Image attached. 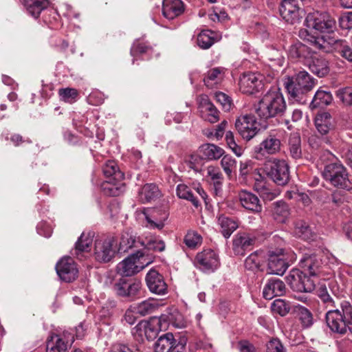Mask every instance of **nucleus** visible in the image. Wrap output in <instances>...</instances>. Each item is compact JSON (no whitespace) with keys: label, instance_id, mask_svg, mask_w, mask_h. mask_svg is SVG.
Listing matches in <instances>:
<instances>
[{"label":"nucleus","instance_id":"obj_7","mask_svg":"<svg viewBox=\"0 0 352 352\" xmlns=\"http://www.w3.org/2000/svg\"><path fill=\"white\" fill-rule=\"evenodd\" d=\"M274 242L279 245V248L274 250L271 248L268 250V271L270 274L283 275L289 267L287 257L285 254V249L282 247L284 243L283 239L278 236L273 237Z\"/></svg>","mask_w":352,"mask_h":352},{"label":"nucleus","instance_id":"obj_47","mask_svg":"<svg viewBox=\"0 0 352 352\" xmlns=\"http://www.w3.org/2000/svg\"><path fill=\"white\" fill-rule=\"evenodd\" d=\"M176 192L180 199L190 201L196 208L200 205L197 198L194 196L190 188L186 185L183 184L177 185Z\"/></svg>","mask_w":352,"mask_h":352},{"label":"nucleus","instance_id":"obj_63","mask_svg":"<svg viewBox=\"0 0 352 352\" xmlns=\"http://www.w3.org/2000/svg\"><path fill=\"white\" fill-rule=\"evenodd\" d=\"M157 321H147V327L144 334V337L147 340H153L157 337L158 333V329L156 327L158 325Z\"/></svg>","mask_w":352,"mask_h":352},{"label":"nucleus","instance_id":"obj_51","mask_svg":"<svg viewBox=\"0 0 352 352\" xmlns=\"http://www.w3.org/2000/svg\"><path fill=\"white\" fill-rule=\"evenodd\" d=\"M336 95L344 105L346 107L352 106V87L338 89Z\"/></svg>","mask_w":352,"mask_h":352},{"label":"nucleus","instance_id":"obj_36","mask_svg":"<svg viewBox=\"0 0 352 352\" xmlns=\"http://www.w3.org/2000/svg\"><path fill=\"white\" fill-rule=\"evenodd\" d=\"M94 234L92 232H82L75 244V248L72 252L73 256L79 257L81 253L89 252L93 242Z\"/></svg>","mask_w":352,"mask_h":352},{"label":"nucleus","instance_id":"obj_64","mask_svg":"<svg viewBox=\"0 0 352 352\" xmlns=\"http://www.w3.org/2000/svg\"><path fill=\"white\" fill-rule=\"evenodd\" d=\"M266 352H285V350L280 340L272 338L266 344Z\"/></svg>","mask_w":352,"mask_h":352},{"label":"nucleus","instance_id":"obj_5","mask_svg":"<svg viewBox=\"0 0 352 352\" xmlns=\"http://www.w3.org/2000/svg\"><path fill=\"white\" fill-rule=\"evenodd\" d=\"M265 174L278 186H285L289 181V166L286 161L274 158L263 166Z\"/></svg>","mask_w":352,"mask_h":352},{"label":"nucleus","instance_id":"obj_61","mask_svg":"<svg viewBox=\"0 0 352 352\" xmlns=\"http://www.w3.org/2000/svg\"><path fill=\"white\" fill-rule=\"evenodd\" d=\"M151 47L144 43L135 42L131 48V55L133 57L148 52Z\"/></svg>","mask_w":352,"mask_h":352},{"label":"nucleus","instance_id":"obj_24","mask_svg":"<svg viewBox=\"0 0 352 352\" xmlns=\"http://www.w3.org/2000/svg\"><path fill=\"white\" fill-rule=\"evenodd\" d=\"M286 292V287L283 280L272 278L267 280L263 289V296L271 300L275 296H281Z\"/></svg>","mask_w":352,"mask_h":352},{"label":"nucleus","instance_id":"obj_19","mask_svg":"<svg viewBox=\"0 0 352 352\" xmlns=\"http://www.w3.org/2000/svg\"><path fill=\"white\" fill-rule=\"evenodd\" d=\"M240 90L246 94H253L262 88V76L260 74L244 73L239 80Z\"/></svg>","mask_w":352,"mask_h":352},{"label":"nucleus","instance_id":"obj_38","mask_svg":"<svg viewBox=\"0 0 352 352\" xmlns=\"http://www.w3.org/2000/svg\"><path fill=\"white\" fill-rule=\"evenodd\" d=\"M202 157L208 160L219 159L224 154V150L213 144H204L199 147Z\"/></svg>","mask_w":352,"mask_h":352},{"label":"nucleus","instance_id":"obj_1","mask_svg":"<svg viewBox=\"0 0 352 352\" xmlns=\"http://www.w3.org/2000/svg\"><path fill=\"white\" fill-rule=\"evenodd\" d=\"M317 80L307 72L300 71L285 79L284 85L289 98L300 104L307 102V94L316 84Z\"/></svg>","mask_w":352,"mask_h":352},{"label":"nucleus","instance_id":"obj_4","mask_svg":"<svg viewBox=\"0 0 352 352\" xmlns=\"http://www.w3.org/2000/svg\"><path fill=\"white\" fill-rule=\"evenodd\" d=\"M341 308L342 311L335 309L326 313L327 324L333 333L344 335L349 330L352 334V306L350 302L344 301Z\"/></svg>","mask_w":352,"mask_h":352},{"label":"nucleus","instance_id":"obj_62","mask_svg":"<svg viewBox=\"0 0 352 352\" xmlns=\"http://www.w3.org/2000/svg\"><path fill=\"white\" fill-rule=\"evenodd\" d=\"M317 295L318 298L327 305V307H333L334 301L328 293L327 289L325 286H320L317 290Z\"/></svg>","mask_w":352,"mask_h":352},{"label":"nucleus","instance_id":"obj_10","mask_svg":"<svg viewBox=\"0 0 352 352\" xmlns=\"http://www.w3.org/2000/svg\"><path fill=\"white\" fill-rule=\"evenodd\" d=\"M305 23L309 28L321 32L333 33L336 28V21L327 12H314L307 14Z\"/></svg>","mask_w":352,"mask_h":352},{"label":"nucleus","instance_id":"obj_23","mask_svg":"<svg viewBox=\"0 0 352 352\" xmlns=\"http://www.w3.org/2000/svg\"><path fill=\"white\" fill-rule=\"evenodd\" d=\"M315 126L318 133H320L322 138V141L328 144L330 142L329 138V133L333 131V120L331 116L328 112H322L317 114L315 118Z\"/></svg>","mask_w":352,"mask_h":352},{"label":"nucleus","instance_id":"obj_35","mask_svg":"<svg viewBox=\"0 0 352 352\" xmlns=\"http://www.w3.org/2000/svg\"><path fill=\"white\" fill-rule=\"evenodd\" d=\"M225 71L223 67H214L208 70L204 78L205 85L212 89L219 85L224 77Z\"/></svg>","mask_w":352,"mask_h":352},{"label":"nucleus","instance_id":"obj_54","mask_svg":"<svg viewBox=\"0 0 352 352\" xmlns=\"http://www.w3.org/2000/svg\"><path fill=\"white\" fill-rule=\"evenodd\" d=\"M222 157L221 160V166L226 174L230 177L233 170L236 168V161L229 155H223Z\"/></svg>","mask_w":352,"mask_h":352},{"label":"nucleus","instance_id":"obj_13","mask_svg":"<svg viewBox=\"0 0 352 352\" xmlns=\"http://www.w3.org/2000/svg\"><path fill=\"white\" fill-rule=\"evenodd\" d=\"M332 34L328 33L320 37L309 36L307 41L316 50L325 53L331 52L333 50L337 51L344 41Z\"/></svg>","mask_w":352,"mask_h":352},{"label":"nucleus","instance_id":"obj_30","mask_svg":"<svg viewBox=\"0 0 352 352\" xmlns=\"http://www.w3.org/2000/svg\"><path fill=\"white\" fill-rule=\"evenodd\" d=\"M162 320L168 321L169 324L177 328L186 327V322L182 314L176 308H170L166 314H162L157 323L159 324Z\"/></svg>","mask_w":352,"mask_h":352},{"label":"nucleus","instance_id":"obj_53","mask_svg":"<svg viewBox=\"0 0 352 352\" xmlns=\"http://www.w3.org/2000/svg\"><path fill=\"white\" fill-rule=\"evenodd\" d=\"M145 248L148 250L162 252L165 250L166 244L160 237H153L146 241Z\"/></svg>","mask_w":352,"mask_h":352},{"label":"nucleus","instance_id":"obj_32","mask_svg":"<svg viewBox=\"0 0 352 352\" xmlns=\"http://www.w3.org/2000/svg\"><path fill=\"white\" fill-rule=\"evenodd\" d=\"M160 197V191L154 184H146L138 191V199L142 204L155 201Z\"/></svg>","mask_w":352,"mask_h":352},{"label":"nucleus","instance_id":"obj_39","mask_svg":"<svg viewBox=\"0 0 352 352\" xmlns=\"http://www.w3.org/2000/svg\"><path fill=\"white\" fill-rule=\"evenodd\" d=\"M135 236L129 230H124L120 237L119 246L118 248V254L127 252L130 249L135 245Z\"/></svg>","mask_w":352,"mask_h":352},{"label":"nucleus","instance_id":"obj_15","mask_svg":"<svg viewBox=\"0 0 352 352\" xmlns=\"http://www.w3.org/2000/svg\"><path fill=\"white\" fill-rule=\"evenodd\" d=\"M298 0H281L279 12L282 18L287 23L294 24L299 21L302 12Z\"/></svg>","mask_w":352,"mask_h":352},{"label":"nucleus","instance_id":"obj_26","mask_svg":"<svg viewBox=\"0 0 352 352\" xmlns=\"http://www.w3.org/2000/svg\"><path fill=\"white\" fill-rule=\"evenodd\" d=\"M239 200L242 206L246 210L254 213H259L262 211V205L260 199L254 194L246 190L239 193Z\"/></svg>","mask_w":352,"mask_h":352},{"label":"nucleus","instance_id":"obj_6","mask_svg":"<svg viewBox=\"0 0 352 352\" xmlns=\"http://www.w3.org/2000/svg\"><path fill=\"white\" fill-rule=\"evenodd\" d=\"M115 294L127 301H133L142 294V284L140 280L122 277L113 285Z\"/></svg>","mask_w":352,"mask_h":352},{"label":"nucleus","instance_id":"obj_3","mask_svg":"<svg viewBox=\"0 0 352 352\" xmlns=\"http://www.w3.org/2000/svg\"><path fill=\"white\" fill-rule=\"evenodd\" d=\"M332 158L324 164L322 173L324 179L333 187L346 191L352 188V184L349 178V173L344 165L332 155Z\"/></svg>","mask_w":352,"mask_h":352},{"label":"nucleus","instance_id":"obj_11","mask_svg":"<svg viewBox=\"0 0 352 352\" xmlns=\"http://www.w3.org/2000/svg\"><path fill=\"white\" fill-rule=\"evenodd\" d=\"M291 289L297 292H311L316 287L314 280L299 269H293L286 276Z\"/></svg>","mask_w":352,"mask_h":352},{"label":"nucleus","instance_id":"obj_29","mask_svg":"<svg viewBox=\"0 0 352 352\" xmlns=\"http://www.w3.org/2000/svg\"><path fill=\"white\" fill-rule=\"evenodd\" d=\"M184 10V3L181 0L163 1L162 13L169 20L179 16L183 13Z\"/></svg>","mask_w":352,"mask_h":352},{"label":"nucleus","instance_id":"obj_22","mask_svg":"<svg viewBox=\"0 0 352 352\" xmlns=\"http://www.w3.org/2000/svg\"><path fill=\"white\" fill-rule=\"evenodd\" d=\"M143 257V254L140 251L131 254L128 257L120 262L117 268L118 272L123 277L132 276L140 271L139 267L136 265L137 261Z\"/></svg>","mask_w":352,"mask_h":352},{"label":"nucleus","instance_id":"obj_57","mask_svg":"<svg viewBox=\"0 0 352 352\" xmlns=\"http://www.w3.org/2000/svg\"><path fill=\"white\" fill-rule=\"evenodd\" d=\"M109 352H142L141 350L135 344H128L124 343H116L112 345Z\"/></svg>","mask_w":352,"mask_h":352},{"label":"nucleus","instance_id":"obj_34","mask_svg":"<svg viewBox=\"0 0 352 352\" xmlns=\"http://www.w3.org/2000/svg\"><path fill=\"white\" fill-rule=\"evenodd\" d=\"M28 14L34 19H38L43 10L49 5L47 0H21Z\"/></svg>","mask_w":352,"mask_h":352},{"label":"nucleus","instance_id":"obj_27","mask_svg":"<svg viewBox=\"0 0 352 352\" xmlns=\"http://www.w3.org/2000/svg\"><path fill=\"white\" fill-rule=\"evenodd\" d=\"M168 213L165 210L153 209L151 215H146V227L149 229L162 230L164 221L168 219Z\"/></svg>","mask_w":352,"mask_h":352},{"label":"nucleus","instance_id":"obj_8","mask_svg":"<svg viewBox=\"0 0 352 352\" xmlns=\"http://www.w3.org/2000/svg\"><path fill=\"white\" fill-rule=\"evenodd\" d=\"M117 239L113 236L98 239L95 241L94 256L100 263H108L111 261L116 254L114 245Z\"/></svg>","mask_w":352,"mask_h":352},{"label":"nucleus","instance_id":"obj_56","mask_svg":"<svg viewBox=\"0 0 352 352\" xmlns=\"http://www.w3.org/2000/svg\"><path fill=\"white\" fill-rule=\"evenodd\" d=\"M109 352H142L141 350L135 344H128L124 343H116L112 345Z\"/></svg>","mask_w":352,"mask_h":352},{"label":"nucleus","instance_id":"obj_46","mask_svg":"<svg viewBox=\"0 0 352 352\" xmlns=\"http://www.w3.org/2000/svg\"><path fill=\"white\" fill-rule=\"evenodd\" d=\"M158 307V303L153 299H148L138 303L134 309L142 316L152 314Z\"/></svg>","mask_w":352,"mask_h":352},{"label":"nucleus","instance_id":"obj_33","mask_svg":"<svg viewBox=\"0 0 352 352\" xmlns=\"http://www.w3.org/2000/svg\"><path fill=\"white\" fill-rule=\"evenodd\" d=\"M272 214L276 222L280 223H285L290 214L288 204L283 200L272 203Z\"/></svg>","mask_w":352,"mask_h":352},{"label":"nucleus","instance_id":"obj_52","mask_svg":"<svg viewBox=\"0 0 352 352\" xmlns=\"http://www.w3.org/2000/svg\"><path fill=\"white\" fill-rule=\"evenodd\" d=\"M58 94L63 101L72 103L76 100L78 91L74 88H62L58 90Z\"/></svg>","mask_w":352,"mask_h":352},{"label":"nucleus","instance_id":"obj_45","mask_svg":"<svg viewBox=\"0 0 352 352\" xmlns=\"http://www.w3.org/2000/svg\"><path fill=\"white\" fill-rule=\"evenodd\" d=\"M299 320L302 328L307 329L311 327L314 322L312 313L303 306L296 307Z\"/></svg>","mask_w":352,"mask_h":352},{"label":"nucleus","instance_id":"obj_16","mask_svg":"<svg viewBox=\"0 0 352 352\" xmlns=\"http://www.w3.org/2000/svg\"><path fill=\"white\" fill-rule=\"evenodd\" d=\"M322 264L321 259L315 254H305L299 261L300 270L311 278L322 274Z\"/></svg>","mask_w":352,"mask_h":352},{"label":"nucleus","instance_id":"obj_25","mask_svg":"<svg viewBox=\"0 0 352 352\" xmlns=\"http://www.w3.org/2000/svg\"><path fill=\"white\" fill-rule=\"evenodd\" d=\"M177 344H186L184 339L177 340L171 333L161 336L155 344L154 352H170Z\"/></svg>","mask_w":352,"mask_h":352},{"label":"nucleus","instance_id":"obj_58","mask_svg":"<svg viewBox=\"0 0 352 352\" xmlns=\"http://www.w3.org/2000/svg\"><path fill=\"white\" fill-rule=\"evenodd\" d=\"M201 236L194 231L188 232L184 238L185 244L190 248H195L201 243Z\"/></svg>","mask_w":352,"mask_h":352},{"label":"nucleus","instance_id":"obj_28","mask_svg":"<svg viewBox=\"0 0 352 352\" xmlns=\"http://www.w3.org/2000/svg\"><path fill=\"white\" fill-rule=\"evenodd\" d=\"M255 239L246 233L237 234L234 239L232 249L236 254L243 255L254 245Z\"/></svg>","mask_w":352,"mask_h":352},{"label":"nucleus","instance_id":"obj_20","mask_svg":"<svg viewBox=\"0 0 352 352\" xmlns=\"http://www.w3.org/2000/svg\"><path fill=\"white\" fill-rule=\"evenodd\" d=\"M146 285L151 292L157 295H164L167 293L168 287L164 277L157 270L151 269L146 276Z\"/></svg>","mask_w":352,"mask_h":352},{"label":"nucleus","instance_id":"obj_17","mask_svg":"<svg viewBox=\"0 0 352 352\" xmlns=\"http://www.w3.org/2000/svg\"><path fill=\"white\" fill-rule=\"evenodd\" d=\"M56 273L59 278L66 283L76 280L78 274V269L73 258L67 256L61 258L56 265Z\"/></svg>","mask_w":352,"mask_h":352},{"label":"nucleus","instance_id":"obj_48","mask_svg":"<svg viewBox=\"0 0 352 352\" xmlns=\"http://www.w3.org/2000/svg\"><path fill=\"white\" fill-rule=\"evenodd\" d=\"M263 260L261 252H254L252 253L245 261V267L251 271L258 270Z\"/></svg>","mask_w":352,"mask_h":352},{"label":"nucleus","instance_id":"obj_44","mask_svg":"<svg viewBox=\"0 0 352 352\" xmlns=\"http://www.w3.org/2000/svg\"><path fill=\"white\" fill-rule=\"evenodd\" d=\"M295 235L305 241L311 240L314 238V232L309 225L303 221H298L294 226Z\"/></svg>","mask_w":352,"mask_h":352},{"label":"nucleus","instance_id":"obj_41","mask_svg":"<svg viewBox=\"0 0 352 352\" xmlns=\"http://www.w3.org/2000/svg\"><path fill=\"white\" fill-rule=\"evenodd\" d=\"M102 171L107 177H112L115 181H121L124 177V173L120 170L117 163L113 160H108L104 164Z\"/></svg>","mask_w":352,"mask_h":352},{"label":"nucleus","instance_id":"obj_31","mask_svg":"<svg viewBox=\"0 0 352 352\" xmlns=\"http://www.w3.org/2000/svg\"><path fill=\"white\" fill-rule=\"evenodd\" d=\"M333 100V96L329 91L320 87L315 93L309 107L311 109L324 108L331 104Z\"/></svg>","mask_w":352,"mask_h":352},{"label":"nucleus","instance_id":"obj_43","mask_svg":"<svg viewBox=\"0 0 352 352\" xmlns=\"http://www.w3.org/2000/svg\"><path fill=\"white\" fill-rule=\"evenodd\" d=\"M289 150L290 155L294 159H300L302 157L301 139L299 133H293L290 134Z\"/></svg>","mask_w":352,"mask_h":352},{"label":"nucleus","instance_id":"obj_12","mask_svg":"<svg viewBox=\"0 0 352 352\" xmlns=\"http://www.w3.org/2000/svg\"><path fill=\"white\" fill-rule=\"evenodd\" d=\"M235 128L239 134L248 141L256 136L260 131L256 119L252 114L238 117L235 121Z\"/></svg>","mask_w":352,"mask_h":352},{"label":"nucleus","instance_id":"obj_49","mask_svg":"<svg viewBox=\"0 0 352 352\" xmlns=\"http://www.w3.org/2000/svg\"><path fill=\"white\" fill-rule=\"evenodd\" d=\"M271 309L274 314L285 316L289 312L290 306L285 300L277 298L272 303Z\"/></svg>","mask_w":352,"mask_h":352},{"label":"nucleus","instance_id":"obj_21","mask_svg":"<svg viewBox=\"0 0 352 352\" xmlns=\"http://www.w3.org/2000/svg\"><path fill=\"white\" fill-rule=\"evenodd\" d=\"M74 341V337L69 340L65 334H52L47 339L45 352H68Z\"/></svg>","mask_w":352,"mask_h":352},{"label":"nucleus","instance_id":"obj_59","mask_svg":"<svg viewBox=\"0 0 352 352\" xmlns=\"http://www.w3.org/2000/svg\"><path fill=\"white\" fill-rule=\"evenodd\" d=\"M147 327V321H140L134 328L132 329V335L138 341L143 342Z\"/></svg>","mask_w":352,"mask_h":352},{"label":"nucleus","instance_id":"obj_50","mask_svg":"<svg viewBox=\"0 0 352 352\" xmlns=\"http://www.w3.org/2000/svg\"><path fill=\"white\" fill-rule=\"evenodd\" d=\"M212 32L209 30L201 31L197 36V45L201 49H208L214 43V38L212 36Z\"/></svg>","mask_w":352,"mask_h":352},{"label":"nucleus","instance_id":"obj_42","mask_svg":"<svg viewBox=\"0 0 352 352\" xmlns=\"http://www.w3.org/2000/svg\"><path fill=\"white\" fill-rule=\"evenodd\" d=\"M218 223L221 226L222 234L226 239L229 238L238 228V223L236 221L224 215L219 217Z\"/></svg>","mask_w":352,"mask_h":352},{"label":"nucleus","instance_id":"obj_60","mask_svg":"<svg viewBox=\"0 0 352 352\" xmlns=\"http://www.w3.org/2000/svg\"><path fill=\"white\" fill-rule=\"evenodd\" d=\"M226 141L230 149L237 155L241 156L243 153L242 148L238 146L234 140V134L228 131L226 133Z\"/></svg>","mask_w":352,"mask_h":352},{"label":"nucleus","instance_id":"obj_40","mask_svg":"<svg viewBox=\"0 0 352 352\" xmlns=\"http://www.w3.org/2000/svg\"><path fill=\"white\" fill-rule=\"evenodd\" d=\"M310 71L319 78L326 76L330 71L329 62L322 58L313 59L309 63Z\"/></svg>","mask_w":352,"mask_h":352},{"label":"nucleus","instance_id":"obj_37","mask_svg":"<svg viewBox=\"0 0 352 352\" xmlns=\"http://www.w3.org/2000/svg\"><path fill=\"white\" fill-rule=\"evenodd\" d=\"M310 54V48L299 41L292 44L288 50L289 57L294 60L306 58Z\"/></svg>","mask_w":352,"mask_h":352},{"label":"nucleus","instance_id":"obj_18","mask_svg":"<svg viewBox=\"0 0 352 352\" xmlns=\"http://www.w3.org/2000/svg\"><path fill=\"white\" fill-rule=\"evenodd\" d=\"M197 102L203 119L210 123H215L219 121L220 112L211 102L207 95H200L197 98Z\"/></svg>","mask_w":352,"mask_h":352},{"label":"nucleus","instance_id":"obj_14","mask_svg":"<svg viewBox=\"0 0 352 352\" xmlns=\"http://www.w3.org/2000/svg\"><path fill=\"white\" fill-rule=\"evenodd\" d=\"M195 262L196 267L206 273L213 272L219 266V256L211 249L199 252L195 257Z\"/></svg>","mask_w":352,"mask_h":352},{"label":"nucleus","instance_id":"obj_9","mask_svg":"<svg viewBox=\"0 0 352 352\" xmlns=\"http://www.w3.org/2000/svg\"><path fill=\"white\" fill-rule=\"evenodd\" d=\"M280 134L276 131H272L254 148V157L261 160L265 155H275L280 151Z\"/></svg>","mask_w":352,"mask_h":352},{"label":"nucleus","instance_id":"obj_55","mask_svg":"<svg viewBox=\"0 0 352 352\" xmlns=\"http://www.w3.org/2000/svg\"><path fill=\"white\" fill-rule=\"evenodd\" d=\"M217 101L221 105L223 109L229 111L233 107L231 98L223 92H217L215 94Z\"/></svg>","mask_w":352,"mask_h":352},{"label":"nucleus","instance_id":"obj_2","mask_svg":"<svg viewBox=\"0 0 352 352\" xmlns=\"http://www.w3.org/2000/svg\"><path fill=\"white\" fill-rule=\"evenodd\" d=\"M286 109L283 94L277 91L267 92L254 106V111L261 120L281 116Z\"/></svg>","mask_w":352,"mask_h":352}]
</instances>
